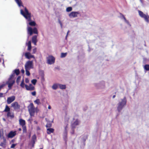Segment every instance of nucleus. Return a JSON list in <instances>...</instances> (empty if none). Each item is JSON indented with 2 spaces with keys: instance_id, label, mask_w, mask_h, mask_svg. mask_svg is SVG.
<instances>
[{
  "instance_id": "052dcab7",
  "label": "nucleus",
  "mask_w": 149,
  "mask_h": 149,
  "mask_svg": "<svg viewBox=\"0 0 149 149\" xmlns=\"http://www.w3.org/2000/svg\"><path fill=\"white\" fill-rule=\"evenodd\" d=\"M69 32H70V31H68L67 33V35H68V33H69Z\"/></svg>"
},
{
  "instance_id": "9d476101",
  "label": "nucleus",
  "mask_w": 149,
  "mask_h": 149,
  "mask_svg": "<svg viewBox=\"0 0 149 149\" xmlns=\"http://www.w3.org/2000/svg\"><path fill=\"white\" fill-rule=\"evenodd\" d=\"M79 13L77 11H72L68 15L70 18H74L77 17Z\"/></svg>"
},
{
  "instance_id": "2eb2a0df",
  "label": "nucleus",
  "mask_w": 149,
  "mask_h": 149,
  "mask_svg": "<svg viewBox=\"0 0 149 149\" xmlns=\"http://www.w3.org/2000/svg\"><path fill=\"white\" fill-rule=\"evenodd\" d=\"M120 17L121 18V19H123L125 22H126L128 25L130 26H131V25L130 23L124 17V15L121 13H120Z\"/></svg>"
},
{
  "instance_id": "f3484780",
  "label": "nucleus",
  "mask_w": 149,
  "mask_h": 149,
  "mask_svg": "<svg viewBox=\"0 0 149 149\" xmlns=\"http://www.w3.org/2000/svg\"><path fill=\"white\" fill-rule=\"evenodd\" d=\"M15 1L19 8H21V7H22L24 8L26 7H24L23 5L22 2L21 0H15Z\"/></svg>"
},
{
  "instance_id": "4d7b16f0",
  "label": "nucleus",
  "mask_w": 149,
  "mask_h": 149,
  "mask_svg": "<svg viewBox=\"0 0 149 149\" xmlns=\"http://www.w3.org/2000/svg\"><path fill=\"white\" fill-rule=\"evenodd\" d=\"M37 130H40V128L39 127H38L37 128Z\"/></svg>"
},
{
  "instance_id": "6e6552de",
  "label": "nucleus",
  "mask_w": 149,
  "mask_h": 149,
  "mask_svg": "<svg viewBox=\"0 0 149 149\" xmlns=\"http://www.w3.org/2000/svg\"><path fill=\"white\" fill-rule=\"evenodd\" d=\"M87 138V135L82 136L80 137V139L81 141V147L82 148L84 147L85 145V142Z\"/></svg>"
},
{
  "instance_id": "cd10ccee",
  "label": "nucleus",
  "mask_w": 149,
  "mask_h": 149,
  "mask_svg": "<svg viewBox=\"0 0 149 149\" xmlns=\"http://www.w3.org/2000/svg\"><path fill=\"white\" fill-rule=\"evenodd\" d=\"M13 73L17 75H18L20 73V71L19 69H16L14 70L13 71Z\"/></svg>"
},
{
  "instance_id": "1a4fd4ad",
  "label": "nucleus",
  "mask_w": 149,
  "mask_h": 149,
  "mask_svg": "<svg viewBox=\"0 0 149 149\" xmlns=\"http://www.w3.org/2000/svg\"><path fill=\"white\" fill-rule=\"evenodd\" d=\"M15 81L14 80L8 79V81L6 82V84L8 85V87L9 89H10L15 83Z\"/></svg>"
},
{
  "instance_id": "473e14b6",
  "label": "nucleus",
  "mask_w": 149,
  "mask_h": 149,
  "mask_svg": "<svg viewBox=\"0 0 149 149\" xmlns=\"http://www.w3.org/2000/svg\"><path fill=\"white\" fill-rule=\"evenodd\" d=\"M15 74L12 72V73L10 75L8 79L13 80V79L14 77Z\"/></svg>"
},
{
  "instance_id": "6e6d98bb",
  "label": "nucleus",
  "mask_w": 149,
  "mask_h": 149,
  "mask_svg": "<svg viewBox=\"0 0 149 149\" xmlns=\"http://www.w3.org/2000/svg\"><path fill=\"white\" fill-rule=\"evenodd\" d=\"M51 107L50 106V105H49L48 107V109H51Z\"/></svg>"
},
{
  "instance_id": "412c9836",
  "label": "nucleus",
  "mask_w": 149,
  "mask_h": 149,
  "mask_svg": "<svg viewBox=\"0 0 149 149\" xmlns=\"http://www.w3.org/2000/svg\"><path fill=\"white\" fill-rule=\"evenodd\" d=\"M45 120L47 122V124L46 125V127L47 128H50L52 127V123H53V120L51 122L49 120H47L46 118H45Z\"/></svg>"
},
{
  "instance_id": "5fc2aeb1",
  "label": "nucleus",
  "mask_w": 149,
  "mask_h": 149,
  "mask_svg": "<svg viewBox=\"0 0 149 149\" xmlns=\"http://www.w3.org/2000/svg\"><path fill=\"white\" fill-rule=\"evenodd\" d=\"M21 72L22 73H23V74L24 73V70H23V69L21 70Z\"/></svg>"
},
{
  "instance_id": "774afa93",
  "label": "nucleus",
  "mask_w": 149,
  "mask_h": 149,
  "mask_svg": "<svg viewBox=\"0 0 149 149\" xmlns=\"http://www.w3.org/2000/svg\"><path fill=\"white\" fill-rule=\"evenodd\" d=\"M29 37H28L27 40H28Z\"/></svg>"
},
{
  "instance_id": "49530a36",
  "label": "nucleus",
  "mask_w": 149,
  "mask_h": 149,
  "mask_svg": "<svg viewBox=\"0 0 149 149\" xmlns=\"http://www.w3.org/2000/svg\"><path fill=\"white\" fill-rule=\"evenodd\" d=\"M37 49L36 48H35L33 49V52L32 54H35L36 52Z\"/></svg>"
},
{
  "instance_id": "e433bc0d",
  "label": "nucleus",
  "mask_w": 149,
  "mask_h": 149,
  "mask_svg": "<svg viewBox=\"0 0 149 149\" xmlns=\"http://www.w3.org/2000/svg\"><path fill=\"white\" fill-rule=\"evenodd\" d=\"M26 71V74L28 76H29L30 75V73L29 71L30 70L29 69H25Z\"/></svg>"
},
{
  "instance_id": "0eeeda50",
  "label": "nucleus",
  "mask_w": 149,
  "mask_h": 149,
  "mask_svg": "<svg viewBox=\"0 0 149 149\" xmlns=\"http://www.w3.org/2000/svg\"><path fill=\"white\" fill-rule=\"evenodd\" d=\"M138 12L139 15L141 17L144 18L145 21L147 22H149V20H148V18H149V16L145 15L140 10H139Z\"/></svg>"
},
{
  "instance_id": "de8ad7c7",
  "label": "nucleus",
  "mask_w": 149,
  "mask_h": 149,
  "mask_svg": "<svg viewBox=\"0 0 149 149\" xmlns=\"http://www.w3.org/2000/svg\"><path fill=\"white\" fill-rule=\"evenodd\" d=\"M17 145V144H13L11 146V148H14Z\"/></svg>"
},
{
  "instance_id": "5701e85b",
  "label": "nucleus",
  "mask_w": 149,
  "mask_h": 149,
  "mask_svg": "<svg viewBox=\"0 0 149 149\" xmlns=\"http://www.w3.org/2000/svg\"><path fill=\"white\" fill-rule=\"evenodd\" d=\"M19 123L22 127L25 125V120L22 119H20L19 120Z\"/></svg>"
},
{
  "instance_id": "ddd939ff",
  "label": "nucleus",
  "mask_w": 149,
  "mask_h": 149,
  "mask_svg": "<svg viewBox=\"0 0 149 149\" xmlns=\"http://www.w3.org/2000/svg\"><path fill=\"white\" fill-rule=\"evenodd\" d=\"M15 99V97L14 96H12L10 97H9L7 98V102L8 104H10Z\"/></svg>"
},
{
  "instance_id": "c9c22d12",
  "label": "nucleus",
  "mask_w": 149,
  "mask_h": 149,
  "mask_svg": "<svg viewBox=\"0 0 149 149\" xmlns=\"http://www.w3.org/2000/svg\"><path fill=\"white\" fill-rule=\"evenodd\" d=\"M72 8L71 7H69L66 9V11L67 12H69L71 11L72 10Z\"/></svg>"
},
{
  "instance_id": "c756f323",
  "label": "nucleus",
  "mask_w": 149,
  "mask_h": 149,
  "mask_svg": "<svg viewBox=\"0 0 149 149\" xmlns=\"http://www.w3.org/2000/svg\"><path fill=\"white\" fill-rule=\"evenodd\" d=\"M7 116L8 117H10L11 118H13L14 117L13 114H12L10 111L8 112Z\"/></svg>"
},
{
  "instance_id": "2f4dec72",
  "label": "nucleus",
  "mask_w": 149,
  "mask_h": 149,
  "mask_svg": "<svg viewBox=\"0 0 149 149\" xmlns=\"http://www.w3.org/2000/svg\"><path fill=\"white\" fill-rule=\"evenodd\" d=\"M15 74L12 72V73L10 75L8 79L13 80V79L14 77Z\"/></svg>"
},
{
  "instance_id": "c85d7f7f",
  "label": "nucleus",
  "mask_w": 149,
  "mask_h": 149,
  "mask_svg": "<svg viewBox=\"0 0 149 149\" xmlns=\"http://www.w3.org/2000/svg\"><path fill=\"white\" fill-rule=\"evenodd\" d=\"M10 109L9 107L7 105H6V106L4 110L3 111V112H8L10 111Z\"/></svg>"
},
{
  "instance_id": "bf43d9fd",
  "label": "nucleus",
  "mask_w": 149,
  "mask_h": 149,
  "mask_svg": "<svg viewBox=\"0 0 149 149\" xmlns=\"http://www.w3.org/2000/svg\"><path fill=\"white\" fill-rule=\"evenodd\" d=\"M116 97V95H114L113 96V98H114Z\"/></svg>"
},
{
  "instance_id": "09e8293b",
  "label": "nucleus",
  "mask_w": 149,
  "mask_h": 149,
  "mask_svg": "<svg viewBox=\"0 0 149 149\" xmlns=\"http://www.w3.org/2000/svg\"><path fill=\"white\" fill-rule=\"evenodd\" d=\"M36 93L35 91L31 92V94L33 96H35L36 95Z\"/></svg>"
},
{
  "instance_id": "7c9ffc66",
  "label": "nucleus",
  "mask_w": 149,
  "mask_h": 149,
  "mask_svg": "<svg viewBox=\"0 0 149 149\" xmlns=\"http://www.w3.org/2000/svg\"><path fill=\"white\" fill-rule=\"evenodd\" d=\"M143 68L146 71H149V65L146 64L144 66Z\"/></svg>"
},
{
  "instance_id": "13d9d810",
  "label": "nucleus",
  "mask_w": 149,
  "mask_h": 149,
  "mask_svg": "<svg viewBox=\"0 0 149 149\" xmlns=\"http://www.w3.org/2000/svg\"><path fill=\"white\" fill-rule=\"evenodd\" d=\"M68 36V35H66V36H65V40H67V38Z\"/></svg>"
},
{
  "instance_id": "a19ab883",
  "label": "nucleus",
  "mask_w": 149,
  "mask_h": 149,
  "mask_svg": "<svg viewBox=\"0 0 149 149\" xmlns=\"http://www.w3.org/2000/svg\"><path fill=\"white\" fill-rule=\"evenodd\" d=\"M37 81V80L36 79H33L31 81L32 83L34 85H35Z\"/></svg>"
},
{
  "instance_id": "9b49d317",
  "label": "nucleus",
  "mask_w": 149,
  "mask_h": 149,
  "mask_svg": "<svg viewBox=\"0 0 149 149\" xmlns=\"http://www.w3.org/2000/svg\"><path fill=\"white\" fill-rule=\"evenodd\" d=\"M12 107H13L15 110L19 109L20 106L19 105L17 102H15L11 104Z\"/></svg>"
},
{
  "instance_id": "0e129e2a",
  "label": "nucleus",
  "mask_w": 149,
  "mask_h": 149,
  "mask_svg": "<svg viewBox=\"0 0 149 149\" xmlns=\"http://www.w3.org/2000/svg\"><path fill=\"white\" fill-rule=\"evenodd\" d=\"M1 58H0V62H1Z\"/></svg>"
},
{
  "instance_id": "7ed1b4c3",
  "label": "nucleus",
  "mask_w": 149,
  "mask_h": 149,
  "mask_svg": "<svg viewBox=\"0 0 149 149\" xmlns=\"http://www.w3.org/2000/svg\"><path fill=\"white\" fill-rule=\"evenodd\" d=\"M28 111L31 116H34L35 112V109L33 103H31L28 107Z\"/></svg>"
},
{
  "instance_id": "e2e57ef3",
  "label": "nucleus",
  "mask_w": 149,
  "mask_h": 149,
  "mask_svg": "<svg viewBox=\"0 0 149 149\" xmlns=\"http://www.w3.org/2000/svg\"><path fill=\"white\" fill-rule=\"evenodd\" d=\"M140 1L142 3H143L142 0H140Z\"/></svg>"
},
{
  "instance_id": "aec40b11",
  "label": "nucleus",
  "mask_w": 149,
  "mask_h": 149,
  "mask_svg": "<svg viewBox=\"0 0 149 149\" xmlns=\"http://www.w3.org/2000/svg\"><path fill=\"white\" fill-rule=\"evenodd\" d=\"M68 128L67 125H66L65 127V131L63 134V139L66 143L67 141V128Z\"/></svg>"
},
{
  "instance_id": "ea45409f",
  "label": "nucleus",
  "mask_w": 149,
  "mask_h": 149,
  "mask_svg": "<svg viewBox=\"0 0 149 149\" xmlns=\"http://www.w3.org/2000/svg\"><path fill=\"white\" fill-rule=\"evenodd\" d=\"M67 54V53H62L61 54V58H64L66 56Z\"/></svg>"
},
{
  "instance_id": "79ce46f5",
  "label": "nucleus",
  "mask_w": 149,
  "mask_h": 149,
  "mask_svg": "<svg viewBox=\"0 0 149 149\" xmlns=\"http://www.w3.org/2000/svg\"><path fill=\"white\" fill-rule=\"evenodd\" d=\"M5 143L1 142L0 144V146H1L3 147V148H5Z\"/></svg>"
},
{
  "instance_id": "603ef678",
  "label": "nucleus",
  "mask_w": 149,
  "mask_h": 149,
  "mask_svg": "<svg viewBox=\"0 0 149 149\" xmlns=\"http://www.w3.org/2000/svg\"><path fill=\"white\" fill-rule=\"evenodd\" d=\"M29 81V79H28L26 78L25 79V82L26 83H28Z\"/></svg>"
},
{
  "instance_id": "4be33fe9",
  "label": "nucleus",
  "mask_w": 149,
  "mask_h": 149,
  "mask_svg": "<svg viewBox=\"0 0 149 149\" xmlns=\"http://www.w3.org/2000/svg\"><path fill=\"white\" fill-rule=\"evenodd\" d=\"M79 121L78 119H76L74 122L72 124L71 127L72 128L74 129L76 126L79 125Z\"/></svg>"
},
{
  "instance_id": "20e7f679",
  "label": "nucleus",
  "mask_w": 149,
  "mask_h": 149,
  "mask_svg": "<svg viewBox=\"0 0 149 149\" xmlns=\"http://www.w3.org/2000/svg\"><path fill=\"white\" fill-rule=\"evenodd\" d=\"M33 68V61H29L26 63L25 65V69L30 70Z\"/></svg>"
},
{
  "instance_id": "58836bf2",
  "label": "nucleus",
  "mask_w": 149,
  "mask_h": 149,
  "mask_svg": "<svg viewBox=\"0 0 149 149\" xmlns=\"http://www.w3.org/2000/svg\"><path fill=\"white\" fill-rule=\"evenodd\" d=\"M21 77L20 76H18L17 78L16 82V83L17 84H19L20 80L21 79Z\"/></svg>"
},
{
  "instance_id": "3c124183",
  "label": "nucleus",
  "mask_w": 149,
  "mask_h": 149,
  "mask_svg": "<svg viewBox=\"0 0 149 149\" xmlns=\"http://www.w3.org/2000/svg\"><path fill=\"white\" fill-rule=\"evenodd\" d=\"M3 97V93H0V97Z\"/></svg>"
},
{
  "instance_id": "680f3d73",
  "label": "nucleus",
  "mask_w": 149,
  "mask_h": 149,
  "mask_svg": "<svg viewBox=\"0 0 149 149\" xmlns=\"http://www.w3.org/2000/svg\"><path fill=\"white\" fill-rule=\"evenodd\" d=\"M18 130L19 131H21V130H22V129L21 128H19V129H18Z\"/></svg>"
},
{
  "instance_id": "a211bd4d",
  "label": "nucleus",
  "mask_w": 149,
  "mask_h": 149,
  "mask_svg": "<svg viewBox=\"0 0 149 149\" xmlns=\"http://www.w3.org/2000/svg\"><path fill=\"white\" fill-rule=\"evenodd\" d=\"M16 134L15 131L13 132L11 131L8 135V137L9 138H12L14 137Z\"/></svg>"
},
{
  "instance_id": "dca6fc26",
  "label": "nucleus",
  "mask_w": 149,
  "mask_h": 149,
  "mask_svg": "<svg viewBox=\"0 0 149 149\" xmlns=\"http://www.w3.org/2000/svg\"><path fill=\"white\" fill-rule=\"evenodd\" d=\"M25 56L27 58L29 59L31 58H35L34 56L33 55H32L29 52H27L25 53Z\"/></svg>"
},
{
  "instance_id": "c03bdc74",
  "label": "nucleus",
  "mask_w": 149,
  "mask_h": 149,
  "mask_svg": "<svg viewBox=\"0 0 149 149\" xmlns=\"http://www.w3.org/2000/svg\"><path fill=\"white\" fill-rule=\"evenodd\" d=\"M3 137H4L3 135V132L0 131V138L1 139L3 138Z\"/></svg>"
},
{
  "instance_id": "864d4df0",
  "label": "nucleus",
  "mask_w": 149,
  "mask_h": 149,
  "mask_svg": "<svg viewBox=\"0 0 149 149\" xmlns=\"http://www.w3.org/2000/svg\"><path fill=\"white\" fill-rule=\"evenodd\" d=\"M72 131L71 132V133L72 134H74V129H72Z\"/></svg>"
},
{
  "instance_id": "a878e982",
  "label": "nucleus",
  "mask_w": 149,
  "mask_h": 149,
  "mask_svg": "<svg viewBox=\"0 0 149 149\" xmlns=\"http://www.w3.org/2000/svg\"><path fill=\"white\" fill-rule=\"evenodd\" d=\"M58 87L61 89H65L66 88V85L58 84Z\"/></svg>"
},
{
  "instance_id": "f704fd0d",
  "label": "nucleus",
  "mask_w": 149,
  "mask_h": 149,
  "mask_svg": "<svg viewBox=\"0 0 149 149\" xmlns=\"http://www.w3.org/2000/svg\"><path fill=\"white\" fill-rule=\"evenodd\" d=\"M25 84L24 83V79H23L22 81H21V83L20 84V86L22 88H24V86H25Z\"/></svg>"
},
{
  "instance_id": "338daca9",
  "label": "nucleus",
  "mask_w": 149,
  "mask_h": 149,
  "mask_svg": "<svg viewBox=\"0 0 149 149\" xmlns=\"http://www.w3.org/2000/svg\"><path fill=\"white\" fill-rule=\"evenodd\" d=\"M30 136H31V135H30H30H29V137H30Z\"/></svg>"
},
{
  "instance_id": "a18cd8bd",
  "label": "nucleus",
  "mask_w": 149,
  "mask_h": 149,
  "mask_svg": "<svg viewBox=\"0 0 149 149\" xmlns=\"http://www.w3.org/2000/svg\"><path fill=\"white\" fill-rule=\"evenodd\" d=\"M58 22L60 25L61 28H62L63 24H62V22H61V21H60V19L58 20Z\"/></svg>"
},
{
  "instance_id": "393cba45",
  "label": "nucleus",
  "mask_w": 149,
  "mask_h": 149,
  "mask_svg": "<svg viewBox=\"0 0 149 149\" xmlns=\"http://www.w3.org/2000/svg\"><path fill=\"white\" fill-rule=\"evenodd\" d=\"M47 134H50L51 133H53L54 131V129L52 128H49L47 129Z\"/></svg>"
},
{
  "instance_id": "423d86ee",
  "label": "nucleus",
  "mask_w": 149,
  "mask_h": 149,
  "mask_svg": "<svg viewBox=\"0 0 149 149\" xmlns=\"http://www.w3.org/2000/svg\"><path fill=\"white\" fill-rule=\"evenodd\" d=\"M47 63L48 64L51 65L53 64L55 62V58L52 56H49L47 58Z\"/></svg>"
},
{
  "instance_id": "8fccbe9b",
  "label": "nucleus",
  "mask_w": 149,
  "mask_h": 149,
  "mask_svg": "<svg viewBox=\"0 0 149 149\" xmlns=\"http://www.w3.org/2000/svg\"><path fill=\"white\" fill-rule=\"evenodd\" d=\"M1 139H3V141L4 143H6V138H5V137H3V138Z\"/></svg>"
},
{
  "instance_id": "f257e3e1",
  "label": "nucleus",
  "mask_w": 149,
  "mask_h": 149,
  "mask_svg": "<svg viewBox=\"0 0 149 149\" xmlns=\"http://www.w3.org/2000/svg\"><path fill=\"white\" fill-rule=\"evenodd\" d=\"M20 11L21 14L29 22L28 23H27L28 34L30 36L32 35L33 33L38 34V30L36 27H34L33 29H32L31 27H29L28 26V25H29L31 26H34L36 25V23L35 21L31 20V13L29 12L26 7L24 8V10L22 9H21Z\"/></svg>"
},
{
  "instance_id": "72a5a7b5",
  "label": "nucleus",
  "mask_w": 149,
  "mask_h": 149,
  "mask_svg": "<svg viewBox=\"0 0 149 149\" xmlns=\"http://www.w3.org/2000/svg\"><path fill=\"white\" fill-rule=\"evenodd\" d=\"M149 62V60L148 59L146 58H144L143 59V63L144 64L148 63Z\"/></svg>"
},
{
  "instance_id": "b1692460",
  "label": "nucleus",
  "mask_w": 149,
  "mask_h": 149,
  "mask_svg": "<svg viewBox=\"0 0 149 149\" xmlns=\"http://www.w3.org/2000/svg\"><path fill=\"white\" fill-rule=\"evenodd\" d=\"M26 45L28 46V50L30 51L31 49V41H29L28 43L26 42Z\"/></svg>"
},
{
  "instance_id": "39448f33",
  "label": "nucleus",
  "mask_w": 149,
  "mask_h": 149,
  "mask_svg": "<svg viewBox=\"0 0 149 149\" xmlns=\"http://www.w3.org/2000/svg\"><path fill=\"white\" fill-rule=\"evenodd\" d=\"M95 86L98 88L103 89L105 87V83L104 81H102L98 83L95 84Z\"/></svg>"
},
{
  "instance_id": "bb28decb",
  "label": "nucleus",
  "mask_w": 149,
  "mask_h": 149,
  "mask_svg": "<svg viewBox=\"0 0 149 149\" xmlns=\"http://www.w3.org/2000/svg\"><path fill=\"white\" fill-rule=\"evenodd\" d=\"M58 87V84L56 83L54 84L52 86V88L54 90H56Z\"/></svg>"
},
{
  "instance_id": "4468645a",
  "label": "nucleus",
  "mask_w": 149,
  "mask_h": 149,
  "mask_svg": "<svg viewBox=\"0 0 149 149\" xmlns=\"http://www.w3.org/2000/svg\"><path fill=\"white\" fill-rule=\"evenodd\" d=\"M25 87L27 90L28 91H33L34 90L35 88L31 84H30L29 86L25 84Z\"/></svg>"
},
{
  "instance_id": "f03ea898",
  "label": "nucleus",
  "mask_w": 149,
  "mask_h": 149,
  "mask_svg": "<svg viewBox=\"0 0 149 149\" xmlns=\"http://www.w3.org/2000/svg\"><path fill=\"white\" fill-rule=\"evenodd\" d=\"M127 100L125 97L123 99H120L118 101L117 104V110L118 112H120L122 109L126 105Z\"/></svg>"
},
{
  "instance_id": "69168bd1",
  "label": "nucleus",
  "mask_w": 149,
  "mask_h": 149,
  "mask_svg": "<svg viewBox=\"0 0 149 149\" xmlns=\"http://www.w3.org/2000/svg\"><path fill=\"white\" fill-rule=\"evenodd\" d=\"M3 120H5V119L4 118H3Z\"/></svg>"
},
{
  "instance_id": "4c0bfd02",
  "label": "nucleus",
  "mask_w": 149,
  "mask_h": 149,
  "mask_svg": "<svg viewBox=\"0 0 149 149\" xmlns=\"http://www.w3.org/2000/svg\"><path fill=\"white\" fill-rule=\"evenodd\" d=\"M34 102L35 103L37 104L38 105H39L40 104V100L38 99H37L36 100L34 101Z\"/></svg>"
},
{
  "instance_id": "f8f14e48",
  "label": "nucleus",
  "mask_w": 149,
  "mask_h": 149,
  "mask_svg": "<svg viewBox=\"0 0 149 149\" xmlns=\"http://www.w3.org/2000/svg\"><path fill=\"white\" fill-rule=\"evenodd\" d=\"M36 139V136L35 134H34L32 137L30 143L31 144L32 147H34Z\"/></svg>"
},
{
  "instance_id": "6ab92c4d",
  "label": "nucleus",
  "mask_w": 149,
  "mask_h": 149,
  "mask_svg": "<svg viewBox=\"0 0 149 149\" xmlns=\"http://www.w3.org/2000/svg\"><path fill=\"white\" fill-rule=\"evenodd\" d=\"M37 37V35H34L32 38V42L35 45H37L36 43L38 41Z\"/></svg>"
},
{
  "instance_id": "37998d69",
  "label": "nucleus",
  "mask_w": 149,
  "mask_h": 149,
  "mask_svg": "<svg viewBox=\"0 0 149 149\" xmlns=\"http://www.w3.org/2000/svg\"><path fill=\"white\" fill-rule=\"evenodd\" d=\"M23 129V132H26V127L25 125L22 126Z\"/></svg>"
}]
</instances>
